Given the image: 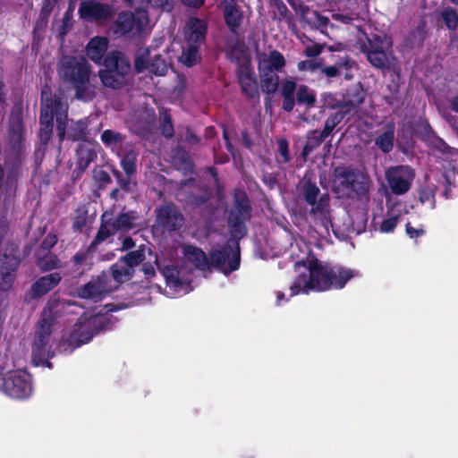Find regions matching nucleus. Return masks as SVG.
Returning <instances> with one entry per match:
<instances>
[{"mask_svg":"<svg viewBox=\"0 0 458 458\" xmlns=\"http://www.w3.org/2000/svg\"><path fill=\"white\" fill-rule=\"evenodd\" d=\"M76 127L72 131H66V137L71 140H78L84 134L86 130V124L82 121L77 122L75 123Z\"/></svg>","mask_w":458,"mask_h":458,"instance_id":"nucleus-39","label":"nucleus"},{"mask_svg":"<svg viewBox=\"0 0 458 458\" xmlns=\"http://www.w3.org/2000/svg\"><path fill=\"white\" fill-rule=\"evenodd\" d=\"M453 120L454 121H456V123H458V114L456 115L455 112H453L452 109L450 110V112L446 114V120L447 122L451 124V121L450 120Z\"/></svg>","mask_w":458,"mask_h":458,"instance_id":"nucleus-55","label":"nucleus"},{"mask_svg":"<svg viewBox=\"0 0 458 458\" xmlns=\"http://www.w3.org/2000/svg\"><path fill=\"white\" fill-rule=\"evenodd\" d=\"M278 144H279L280 153L284 158V161H288L289 157H288V149H287L286 141L282 140L278 142Z\"/></svg>","mask_w":458,"mask_h":458,"instance_id":"nucleus-48","label":"nucleus"},{"mask_svg":"<svg viewBox=\"0 0 458 458\" xmlns=\"http://www.w3.org/2000/svg\"><path fill=\"white\" fill-rule=\"evenodd\" d=\"M108 47V40L104 37L93 38L87 46V55L95 63H100Z\"/></svg>","mask_w":458,"mask_h":458,"instance_id":"nucleus-25","label":"nucleus"},{"mask_svg":"<svg viewBox=\"0 0 458 458\" xmlns=\"http://www.w3.org/2000/svg\"><path fill=\"white\" fill-rule=\"evenodd\" d=\"M296 89V83L293 79H287L281 83V93L284 97H293Z\"/></svg>","mask_w":458,"mask_h":458,"instance_id":"nucleus-40","label":"nucleus"},{"mask_svg":"<svg viewBox=\"0 0 458 458\" xmlns=\"http://www.w3.org/2000/svg\"><path fill=\"white\" fill-rule=\"evenodd\" d=\"M182 253L185 262L190 263L195 268L199 270L209 268V259L201 249L193 245H184Z\"/></svg>","mask_w":458,"mask_h":458,"instance_id":"nucleus-20","label":"nucleus"},{"mask_svg":"<svg viewBox=\"0 0 458 458\" xmlns=\"http://www.w3.org/2000/svg\"><path fill=\"white\" fill-rule=\"evenodd\" d=\"M452 111L458 114V97L451 103ZM451 126L458 132V123L451 119Z\"/></svg>","mask_w":458,"mask_h":458,"instance_id":"nucleus-49","label":"nucleus"},{"mask_svg":"<svg viewBox=\"0 0 458 458\" xmlns=\"http://www.w3.org/2000/svg\"><path fill=\"white\" fill-rule=\"evenodd\" d=\"M101 140L106 146L114 148L123 141V137L120 133L106 130L101 135Z\"/></svg>","mask_w":458,"mask_h":458,"instance_id":"nucleus-35","label":"nucleus"},{"mask_svg":"<svg viewBox=\"0 0 458 458\" xmlns=\"http://www.w3.org/2000/svg\"><path fill=\"white\" fill-rule=\"evenodd\" d=\"M236 211L237 214L234 216L233 212L229 219L230 224L233 227V234L234 237H241L245 233V227L242 221L249 216L250 206L248 199L244 193H239L236 196Z\"/></svg>","mask_w":458,"mask_h":458,"instance_id":"nucleus-18","label":"nucleus"},{"mask_svg":"<svg viewBox=\"0 0 458 458\" xmlns=\"http://www.w3.org/2000/svg\"><path fill=\"white\" fill-rule=\"evenodd\" d=\"M406 233L411 238H418L424 233V231L422 228L415 229L408 223L406 225Z\"/></svg>","mask_w":458,"mask_h":458,"instance_id":"nucleus-45","label":"nucleus"},{"mask_svg":"<svg viewBox=\"0 0 458 458\" xmlns=\"http://www.w3.org/2000/svg\"><path fill=\"white\" fill-rule=\"evenodd\" d=\"M48 259L51 260V263H52L51 265L46 266V265H44V264L42 263V261H40V262H39V266H40L41 267L45 268V269H51V268L55 267V265H56V263H55V261L54 258L50 256V257H48Z\"/></svg>","mask_w":458,"mask_h":458,"instance_id":"nucleus-56","label":"nucleus"},{"mask_svg":"<svg viewBox=\"0 0 458 458\" xmlns=\"http://www.w3.org/2000/svg\"><path fill=\"white\" fill-rule=\"evenodd\" d=\"M441 16L448 29L454 30L458 25V15L454 9L449 7L444 9Z\"/></svg>","mask_w":458,"mask_h":458,"instance_id":"nucleus-37","label":"nucleus"},{"mask_svg":"<svg viewBox=\"0 0 458 458\" xmlns=\"http://www.w3.org/2000/svg\"><path fill=\"white\" fill-rule=\"evenodd\" d=\"M394 124L390 123L386 125L385 131L376 138L375 143L384 153H388L394 148Z\"/></svg>","mask_w":458,"mask_h":458,"instance_id":"nucleus-27","label":"nucleus"},{"mask_svg":"<svg viewBox=\"0 0 458 458\" xmlns=\"http://www.w3.org/2000/svg\"><path fill=\"white\" fill-rule=\"evenodd\" d=\"M57 123L58 135L61 140L66 137L67 104L60 97L47 98L46 91H42V108L40 115L39 135L42 142L47 144L53 130V120Z\"/></svg>","mask_w":458,"mask_h":458,"instance_id":"nucleus-6","label":"nucleus"},{"mask_svg":"<svg viewBox=\"0 0 458 458\" xmlns=\"http://www.w3.org/2000/svg\"><path fill=\"white\" fill-rule=\"evenodd\" d=\"M148 25V17L145 10L139 9L134 13H123L116 21L117 32H141Z\"/></svg>","mask_w":458,"mask_h":458,"instance_id":"nucleus-16","label":"nucleus"},{"mask_svg":"<svg viewBox=\"0 0 458 458\" xmlns=\"http://www.w3.org/2000/svg\"><path fill=\"white\" fill-rule=\"evenodd\" d=\"M31 375L24 369H15L5 374L0 373V392L7 396L24 400L33 394Z\"/></svg>","mask_w":458,"mask_h":458,"instance_id":"nucleus-11","label":"nucleus"},{"mask_svg":"<svg viewBox=\"0 0 458 458\" xmlns=\"http://www.w3.org/2000/svg\"><path fill=\"white\" fill-rule=\"evenodd\" d=\"M73 226L76 227V228H81L82 226V225L81 223H79L78 221H76L74 224H73Z\"/></svg>","mask_w":458,"mask_h":458,"instance_id":"nucleus-61","label":"nucleus"},{"mask_svg":"<svg viewBox=\"0 0 458 458\" xmlns=\"http://www.w3.org/2000/svg\"><path fill=\"white\" fill-rule=\"evenodd\" d=\"M222 271L228 275L239 268L240 266V250L237 242L228 243L222 249H216L212 251L209 259V267Z\"/></svg>","mask_w":458,"mask_h":458,"instance_id":"nucleus-12","label":"nucleus"},{"mask_svg":"<svg viewBox=\"0 0 458 458\" xmlns=\"http://www.w3.org/2000/svg\"><path fill=\"white\" fill-rule=\"evenodd\" d=\"M136 154L129 152L121 161L123 168L126 174L131 175L135 171Z\"/></svg>","mask_w":458,"mask_h":458,"instance_id":"nucleus-38","label":"nucleus"},{"mask_svg":"<svg viewBox=\"0 0 458 458\" xmlns=\"http://www.w3.org/2000/svg\"><path fill=\"white\" fill-rule=\"evenodd\" d=\"M392 42L387 37L377 38L371 44V49L368 53L370 64L378 68L390 67L394 64V56L390 51Z\"/></svg>","mask_w":458,"mask_h":458,"instance_id":"nucleus-15","label":"nucleus"},{"mask_svg":"<svg viewBox=\"0 0 458 458\" xmlns=\"http://www.w3.org/2000/svg\"><path fill=\"white\" fill-rule=\"evenodd\" d=\"M59 302L50 300L42 313V318L37 327L32 344L31 356L35 365L43 364L53 355L54 319L60 311Z\"/></svg>","mask_w":458,"mask_h":458,"instance_id":"nucleus-5","label":"nucleus"},{"mask_svg":"<svg viewBox=\"0 0 458 458\" xmlns=\"http://www.w3.org/2000/svg\"><path fill=\"white\" fill-rule=\"evenodd\" d=\"M60 74L75 84L78 99L89 101L95 95L89 84V65L84 57H64Z\"/></svg>","mask_w":458,"mask_h":458,"instance_id":"nucleus-7","label":"nucleus"},{"mask_svg":"<svg viewBox=\"0 0 458 458\" xmlns=\"http://www.w3.org/2000/svg\"><path fill=\"white\" fill-rule=\"evenodd\" d=\"M227 54L232 60L239 63V66L250 64L246 47L243 43H237L233 47L228 49Z\"/></svg>","mask_w":458,"mask_h":458,"instance_id":"nucleus-29","label":"nucleus"},{"mask_svg":"<svg viewBox=\"0 0 458 458\" xmlns=\"http://www.w3.org/2000/svg\"><path fill=\"white\" fill-rule=\"evenodd\" d=\"M327 48L331 52L340 50V47H335L333 46H329Z\"/></svg>","mask_w":458,"mask_h":458,"instance_id":"nucleus-59","label":"nucleus"},{"mask_svg":"<svg viewBox=\"0 0 458 458\" xmlns=\"http://www.w3.org/2000/svg\"><path fill=\"white\" fill-rule=\"evenodd\" d=\"M427 198H428L427 196H423V195H421V196H420V200H421L422 202H424V201H425V199H426Z\"/></svg>","mask_w":458,"mask_h":458,"instance_id":"nucleus-62","label":"nucleus"},{"mask_svg":"<svg viewBox=\"0 0 458 458\" xmlns=\"http://www.w3.org/2000/svg\"><path fill=\"white\" fill-rule=\"evenodd\" d=\"M289 298H285V295L283 292L276 293V304L282 305L284 302L287 301Z\"/></svg>","mask_w":458,"mask_h":458,"instance_id":"nucleus-53","label":"nucleus"},{"mask_svg":"<svg viewBox=\"0 0 458 458\" xmlns=\"http://www.w3.org/2000/svg\"><path fill=\"white\" fill-rule=\"evenodd\" d=\"M224 17L226 25L232 31H236L242 21L241 11L235 6V0H223Z\"/></svg>","mask_w":458,"mask_h":458,"instance_id":"nucleus-24","label":"nucleus"},{"mask_svg":"<svg viewBox=\"0 0 458 458\" xmlns=\"http://www.w3.org/2000/svg\"><path fill=\"white\" fill-rule=\"evenodd\" d=\"M238 78L242 86V91L250 96L254 97L258 93V82L255 75L250 66L240 65L238 68Z\"/></svg>","mask_w":458,"mask_h":458,"instance_id":"nucleus-22","label":"nucleus"},{"mask_svg":"<svg viewBox=\"0 0 458 458\" xmlns=\"http://www.w3.org/2000/svg\"><path fill=\"white\" fill-rule=\"evenodd\" d=\"M134 246V242L133 241L131 240V238H124L123 241V250H128V249H131Z\"/></svg>","mask_w":458,"mask_h":458,"instance_id":"nucleus-54","label":"nucleus"},{"mask_svg":"<svg viewBox=\"0 0 458 458\" xmlns=\"http://www.w3.org/2000/svg\"><path fill=\"white\" fill-rule=\"evenodd\" d=\"M103 224L93 242L94 244L100 243L106 240L116 230L113 228V224H110L107 219V215L104 214L102 216Z\"/></svg>","mask_w":458,"mask_h":458,"instance_id":"nucleus-30","label":"nucleus"},{"mask_svg":"<svg viewBox=\"0 0 458 458\" xmlns=\"http://www.w3.org/2000/svg\"><path fill=\"white\" fill-rule=\"evenodd\" d=\"M78 156H79V166L82 170L85 169L89 163L93 160L95 154L93 151L87 148L86 144L80 145V148L78 149Z\"/></svg>","mask_w":458,"mask_h":458,"instance_id":"nucleus-36","label":"nucleus"},{"mask_svg":"<svg viewBox=\"0 0 458 458\" xmlns=\"http://www.w3.org/2000/svg\"><path fill=\"white\" fill-rule=\"evenodd\" d=\"M161 130L163 135L165 137H171L173 135L174 128L169 117L166 114L164 116V122Z\"/></svg>","mask_w":458,"mask_h":458,"instance_id":"nucleus-43","label":"nucleus"},{"mask_svg":"<svg viewBox=\"0 0 458 458\" xmlns=\"http://www.w3.org/2000/svg\"><path fill=\"white\" fill-rule=\"evenodd\" d=\"M138 219L135 212L123 213L113 223V228L117 231H127L134 227Z\"/></svg>","mask_w":458,"mask_h":458,"instance_id":"nucleus-28","label":"nucleus"},{"mask_svg":"<svg viewBox=\"0 0 458 458\" xmlns=\"http://www.w3.org/2000/svg\"><path fill=\"white\" fill-rule=\"evenodd\" d=\"M104 66L98 75L105 87L119 89L126 83L131 64L123 54L118 51L109 53L105 59Z\"/></svg>","mask_w":458,"mask_h":458,"instance_id":"nucleus-9","label":"nucleus"},{"mask_svg":"<svg viewBox=\"0 0 458 458\" xmlns=\"http://www.w3.org/2000/svg\"><path fill=\"white\" fill-rule=\"evenodd\" d=\"M297 100L299 103L311 106L316 102V96L313 90L304 85H301L297 89Z\"/></svg>","mask_w":458,"mask_h":458,"instance_id":"nucleus-31","label":"nucleus"},{"mask_svg":"<svg viewBox=\"0 0 458 458\" xmlns=\"http://www.w3.org/2000/svg\"><path fill=\"white\" fill-rule=\"evenodd\" d=\"M183 4L193 7L199 8L204 4L205 0H180Z\"/></svg>","mask_w":458,"mask_h":458,"instance_id":"nucleus-50","label":"nucleus"},{"mask_svg":"<svg viewBox=\"0 0 458 458\" xmlns=\"http://www.w3.org/2000/svg\"><path fill=\"white\" fill-rule=\"evenodd\" d=\"M61 280V276L58 273H53L46 276L39 278L32 286V292L35 296H40L54 287H55Z\"/></svg>","mask_w":458,"mask_h":458,"instance_id":"nucleus-26","label":"nucleus"},{"mask_svg":"<svg viewBox=\"0 0 458 458\" xmlns=\"http://www.w3.org/2000/svg\"><path fill=\"white\" fill-rule=\"evenodd\" d=\"M341 120L342 115L340 114H335L328 117L325 123L324 130L319 135L318 143H320L322 140H324L331 133L335 127L341 122Z\"/></svg>","mask_w":458,"mask_h":458,"instance_id":"nucleus-34","label":"nucleus"},{"mask_svg":"<svg viewBox=\"0 0 458 458\" xmlns=\"http://www.w3.org/2000/svg\"><path fill=\"white\" fill-rule=\"evenodd\" d=\"M297 276L292 283L289 297L310 292H325L330 289H342L360 272L343 267H331L310 254L295 264Z\"/></svg>","mask_w":458,"mask_h":458,"instance_id":"nucleus-1","label":"nucleus"},{"mask_svg":"<svg viewBox=\"0 0 458 458\" xmlns=\"http://www.w3.org/2000/svg\"><path fill=\"white\" fill-rule=\"evenodd\" d=\"M206 31L207 25L203 20L196 17L188 20L184 29L186 46L179 57L182 64L191 67L200 60L199 47L205 38Z\"/></svg>","mask_w":458,"mask_h":458,"instance_id":"nucleus-8","label":"nucleus"},{"mask_svg":"<svg viewBox=\"0 0 458 458\" xmlns=\"http://www.w3.org/2000/svg\"><path fill=\"white\" fill-rule=\"evenodd\" d=\"M258 62L262 90L274 93L279 84L276 72H281L286 63L284 56L277 50H270L259 54Z\"/></svg>","mask_w":458,"mask_h":458,"instance_id":"nucleus-10","label":"nucleus"},{"mask_svg":"<svg viewBox=\"0 0 458 458\" xmlns=\"http://www.w3.org/2000/svg\"><path fill=\"white\" fill-rule=\"evenodd\" d=\"M453 4L458 5V0H450Z\"/></svg>","mask_w":458,"mask_h":458,"instance_id":"nucleus-63","label":"nucleus"},{"mask_svg":"<svg viewBox=\"0 0 458 458\" xmlns=\"http://www.w3.org/2000/svg\"><path fill=\"white\" fill-rule=\"evenodd\" d=\"M399 214L396 213L394 208L388 210V217H386L380 225V232L382 233H392L397 225Z\"/></svg>","mask_w":458,"mask_h":458,"instance_id":"nucleus-32","label":"nucleus"},{"mask_svg":"<svg viewBox=\"0 0 458 458\" xmlns=\"http://www.w3.org/2000/svg\"><path fill=\"white\" fill-rule=\"evenodd\" d=\"M332 187L339 198H356L360 200L363 211L368 210L370 180L363 173L351 167H336L334 171Z\"/></svg>","mask_w":458,"mask_h":458,"instance_id":"nucleus-3","label":"nucleus"},{"mask_svg":"<svg viewBox=\"0 0 458 458\" xmlns=\"http://www.w3.org/2000/svg\"><path fill=\"white\" fill-rule=\"evenodd\" d=\"M142 270L148 278L156 274V267H158L164 276L167 286L174 294L182 295L192 290L191 279L185 268L178 270L176 267L166 266L159 267L158 259L149 248L140 247L139 250L131 251L112 267V275L118 284L130 280L133 275L134 267L140 262L147 259Z\"/></svg>","mask_w":458,"mask_h":458,"instance_id":"nucleus-2","label":"nucleus"},{"mask_svg":"<svg viewBox=\"0 0 458 458\" xmlns=\"http://www.w3.org/2000/svg\"><path fill=\"white\" fill-rule=\"evenodd\" d=\"M319 189L310 182H305L303 185V196L306 201L312 206L311 213L315 219L320 221L326 230L332 225L331 216L328 209V199L321 197L317 202Z\"/></svg>","mask_w":458,"mask_h":458,"instance_id":"nucleus-14","label":"nucleus"},{"mask_svg":"<svg viewBox=\"0 0 458 458\" xmlns=\"http://www.w3.org/2000/svg\"><path fill=\"white\" fill-rule=\"evenodd\" d=\"M312 147L310 144H307L303 148V155L307 156L311 151Z\"/></svg>","mask_w":458,"mask_h":458,"instance_id":"nucleus-58","label":"nucleus"},{"mask_svg":"<svg viewBox=\"0 0 458 458\" xmlns=\"http://www.w3.org/2000/svg\"><path fill=\"white\" fill-rule=\"evenodd\" d=\"M319 67V64L313 60L301 61L298 64V69L300 71H310L314 72Z\"/></svg>","mask_w":458,"mask_h":458,"instance_id":"nucleus-41","label":"nucleus"},{"mask_svg":"<svg viewBox=\"0 0 458 458\" xmlns=\"http://www.w3.org/2000/svg\"><path fill=\"white\" fill-rule=\"evenodd\" d=\"M312 14L315 17V20L313 21V22L317 26H318V27H326L328 24L329 20H328L327 17L318 13V12H313Z\"/></svg>","mask_w":458,"mask_h":458,"instance_id":"nucleus-44","label":"nucleus"},{"mask_svg":"<svg viewBox=\"0 0 458 458\" xmlns=\"http://www.w3.org/2000/svg\"><path fill=\"white\" fill-rule=\"evenodd\" d=\"M333 18L335 20V21H341L343 23H349L351 22L352 21V18L349 17V16H346V15H343V14H334L333 15Z\"/></svg>","mask_w":458,"mask_h":458,"instance_id":"nucleus-52","label":"nucleus"},{"mask_svg":"<svg viewBox=\"0 0 458 458\" xmlns=\"http://www.w3.org/2000/svg\"><path fill=\"white\" fill-rule=\"evenodd\" d=\"M149 55L150 52L148 48L141 47L138 50L135 59V68L137 72H140L148 69L156 75H165L171 65L170 62L161 59L160 55L155 56V58L149 62Z\"/></svg>","mask_w":458,"mask_h":458,"instance_id":"nucleus-17","label":"nucleus"},{"mask_svg":"<svg viewBox=\"0 0 458 458\" xmlns=\"http://www.w3.org/2000/svg\"><path fill=\"white\" fill-rule=\"evenodd\" d=\"M294 106V97H284L283 108L291 111Z\"/></svg>","mask_w":458,"mask_h":458,"instance_id":"nucleus-47","label":"nucleus"},{"mask_svg":"<svg viewBox=\"0 0 458 458\" xmlns=\"http://www.w3.org/2000/svg\"><path fill=\"white\" fill-rule=\"evenodd\" d=\"M323 46L319 44H311L307 46L304 53L309 57H314L318 55L322 52Z\"/></svg>","mask_w":458,"mask_h":458,"instance_id":"nucleus-42","label":"nucleus"},{"mask_svg":"<svg viewBox=\"0 0 458 458\" xmlns=\"http://www.w3.org/2000/svg\"><path fill=\"white\" fill-rule=\"evenodd\" d=\"M149 4L154 8H165L168 0H148Z\"/></svg>","mask_w":458,"mask_h":458,"instance_id":"nucleus-51","label":"nucleus"},{"mask_svg":"<svg viewBox=\"0 0 458 458\" xmlns=\"http://www.w3.org/2000/svg\"><path fill=\"white\" fill-rule=\"evenodd\" d=\"M186 140H188L189 143L191 144H194L197 142V138L196 136L191 132V131H187V136H186Z\"/></svg>","mask_w":458,"mask_h":458,"instance_id":"nucleus-57","label":"nucleus"},{"mask_svg":"<svg viewBox=\"0 0 458 458\" xmlns=\"http://www.w3.org/2000/svg\"><path fill=\"white\" fill-rule=\"evenodd\" d=\"M57 242L56 236L55 234H48L46 236L42 242V246L46 250L51 249Z\"/></svg>","mask_w":458,"mask_h":458,"instance_id":"nucleus-46","label":"nucleus"},{"mask_svg":"<svg viewBox=\"0 0 458 458\" xmlns=\"http://www.w3.org/2000/svg\"><path fill=\"white\" fill-rule=\"evenodd\" d=\"M279 10H280L281 13H284V12H285L287 10V8H286V6L284 4H282L280 6Z\"/></svg>","mask_w":458,"mask_h":458,"instance_id":"nucleus-60","label":"nucleus"},{"mask_svg":"<svg viewBox=\"0 0 458 458\" xmlns=\"http://www.w3.org/2000/svg\"><path fill=\"white\" fill-rule=\"evenodd\" d=\"M227 148H228L229 150H231V146H230V144H229V143H227Z\"/></svg>","mask_w":458,"mask_h":458,"instance_id":"nucleus-64","label":"nucleus"},{"mask_svg":"<svg viewBox=\"0 0 458 458\" xmlns=\"http://www.w3.org/2000/svg\"><path fill=\"white\" fill-rule=\"evenodd\" d=\"M352 65L348 57L343 58L336 65L324 67L322 72L329 78L338 76L343 68H350Z\"/></svg>","mask_w":458,"mask_h":458,"instance_id":"nucleus-33","label":"nucleus"},{"mask_svg":"<svg viewBox=\"0 0 458 458\" xmlns=\"http://www.w3.org/2000/svg\"><path fill=\"white\" fill-rule=\"evenodd\" d=\"M112 291L105 284V277L93 280L85 284L79 292V295L84 299H92L95 301L100 300L103 295Z\"/></svg>","mask_w":458,"mask_h":458,"instance_id":"nucleus-21","label":"nucleus"},{"mask_svg":"<svg viewBox=\"0 0 458 458\" xmlns=\"http://www.w3.org/2000/svg\"><path fill=\"white\" fill-rule=\"evenodd\" d=\"M79 13L86 20H104L111 14V9L98 2L86 1L81 4Z\"/></svg>","mask_w":458,"mask_h":458,"instance_id":"nucleus-19","label":"nucleus"},{"mask_svg":"<svg viewBox=\"0 0 458 458\" xmlns=\"http://www.w3.org/2000/svg\"><path fill=\"white\" fill-rule=\"evenodd\" d=\"M114 322L115 319L111 313L101 314L91 310L84 311L77 322L64 335L68 345L65 351L68 347H71V351H72L81 344L89 343L95 335L110 328Z\"/></svg>","mask_w":458,"mask_h":458,"instance_id":"nucleus-4","label":"nucleus"},{"mask_svg":"<svg viewBox=\"0 0 458 458\" xmlns=\"http://www.w3.org/2000/svg\"><path fill=\"white\" fill-rule=\"evenodd\" d=\"M385 176L391 191L396 195H403L411 189L415 172L409 165H396L386 169Z\"/></svg>","mask_w":458,"mask_h":458,"instance_id":"nucleus-13","label":"nucleus"},{"mask_svg":"<svg viewBox=\"0 0 458 458\" xmlns=\"http://www.w3.org/2000/svg\"><path fill=\"white\" fill-rule=\"evenodd\" d=\"M157 218L164 226L170 230H175L182 222V216L173 206L161 208L159 209Z\"/></svg>","mask_w":458,"mask_h":458,"instance_id":"nucleus-23","label":"nucleus"}]
</instances>
